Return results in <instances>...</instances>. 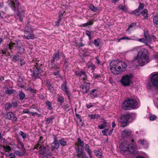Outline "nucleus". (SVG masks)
Wrapping results in <instances>:
<instances>
[{
  "label": "nucleus",
  "mask_w": 158,
  "mask_h": 158,
  "mask_svg": "<svg viewBox=\"0 0 158 158\" xmlns=\"http://www.w3.org/2000/svg\"><path fill=\"white\" fill-rule=\"evenodd\" d=\"M148 50L144 48L141 49L136 56L134 58L132 62L136 66H143L148 63L150 59Z\"/></svg>",
  "instance_id": "obj_1"
},
{
  "label": "nucleus",
  "mask_w": 158,
  "mask_h": 158,
  "mask_svg": "<svg viewBox=\"0 0 158 158\" xmlns=\"http://www.w3.org/2000/svg\"><path fill=\"white\" fill-rule=\"evenodd\" d=\"M65 56L64 54L62 52L59 50H57L53 55L52 60L51 64V73L56 77H59L60 76V67L59 65L55 64V61H58L61 57L64 58Z\"/></svg>",
  "instance_id": "obj_2"
},
{
  "label": "nucleus",
  "mask_w": 158,
  "mask_h": 158,
  "mask_svg": "<svg viewBox=\"0 0 158 158\" xmlns=\"http://www.w3.org/2000/svg\"><path fill=\"white\" fill-rule=\"evenodd\" d=\"M110 65V71L115 75L119 74L121 72L125 71L127 67L126 62L118 60L112 61Z\"/></svg>",
  "instance_id": "obj_3"
},
{
  "label": "nucleus",
  "mask_w": 158,
  "mask_h": 158,
  "mask_svg": "<svg viewBox=\"0 0 158 158\" xmlns=\"http://www.w3.org/2000/svg\"><path fill=\"white\" fill-rule=\"evenodd\" d=\"M139 100L133 98H128L127 100L123 104V107L125 110L131 109H137L138 108Z\"/></svg>",
  "instance_id": "obj_4"
},
{
  "label": "nucleus",
  "mask_w": 158,
  "mask_h": 158,
  "mask_svg": "<svg viewBox=\"0 0 158 158\" xmlns=\"http://www.w3.org/2000/svg\"><path fill=\"white\" fill-rule=\"evenodd\" d=\"M136 115L134 113H127L122 115L118 119L123 127H126L128 121L135 119Z\"/></svg>",
  "instance_id": "obj_5"
},
{
  "label": "nucleus",
  "mask_w": 158,
  "mask_h": 158,
  "mask_svg": "<svg viewBox=\"0 0 158 158\" xmlns=\"http://www.w3.org/2000/svg\"><path fill=\"white\" fill-rule=\"evenodd\" d=\"M77 141L80 143L79 145H78L76 148L77 156L78 158H89L85 152H83L82 148H80V146L82 147H84V144L83 141H82L80 138L77 139Z\"/></svg>",
  "instance_id": "obj_6"
},
{
  "label": "nucleus",
  "mask_w": 158,
  "mask_h": 158,
  "mask_svg": "<svg viewBox=\"0 0 158 158\" xmlns=\"http://www.w3.org/2000/svg\"><path fill=\"white\" fill-rule=\"evenodd\" d=\"M31 70L32 72V77L35 78H39L40 76L41 75L43 72V70L36 64L32 67Z\"/></svg>",
  "instance_id": "obj_7"
},
{
  "label": "nucleus",
  "mask_w": 158,
  "mask_h": 158,
  "mask_svg": "<svg viewBox=\"0 0 158 158\" xmlns=\"http://www.w3.org/2000/svg\"><path fill=\"white\" fill-rule=\"evenodd\" d=\"M126 143L123 142L122 143L120 146V147L121 149L124 151H128L131 153L135 154L136 151L135 149H136V146L133 143L132 144H129V145L126 146V147H125L124 145H126Z\"/></svg>",
  "instance_id": "obj_8"
},
{
  "label": "nucleus",
  "mask_w": 158,
  "mask_h": 158,
  "mask_svg": "<svg viewBox=\"0 0 158 158\" xmlns=\"http://www.w3.org/2000/svg\"><path fill=\"white\" fill-rule=\"evenodd\" d=\"M151 75V84L149 85V88L152 89L154 87L155 89L158 88V73H154Z\"/></svg>",
  "instance_id": "obj_9"
},
{
  "label": "nucleus",
  "mask_w": 158,
  "mask_h": 158,
  "mask_svg": "<svg viewBox=\"0 0 158 158\" xmlns=\"http://www.w3.org/2000/svg\"><path fill=\"white\" fill-rule=\"evenodd\" d=\"M132 77V75L131 74L125 75L123 77L121 82L124 86H128L131 82Z\"/></svg>",
  "instance_id": "obj_10"
},
{
  "label": "nucleus",
  "mask_w": 158,
  "mask_h": 158,
  "mask_svg": "<svg viewBox=\"0 0 158 158\" xmlns=\"http://www.w3.org/2000/svg\"><path fill=\"white\" fill-rule=\"evenodd\" d=\"M7 3L14 11L18 10L19 3L18 0H8Z\"/></svg>",
  "instance_id": "obj_11"
},
{
  "label": "nucleus",
  "mask_w": 158,
  "mask_h": 158,
  "mask_svg": "<svg viewBox=\"0 0 158 158\" xmlns=\"http://www.w3.org/2000/svg\"><path fill=\"white\" fill-rule=\"evenodd\" d=\"M61 88L65 93V95L67 96L69 98L71 96V94L69 89L67 85V82L66 81L64 82L63 83L61 84Z\"/></svg>",
  "instance_id": "obj_12"
},
{
  "label": "nucleus",
  "mask_w": 158,
  "mask_h": 158,
  "mask_svg": "<svg viewBox=\"0 0 158 158\" xmlns=\"http://www.w3.org/2000/svg\"><path fill=\"white\" fill-rule=\"evenodd\" d=\"M74 72L76 75L80 79L84 80L86 79L87 75L85 72L84 71L81 70L75 71Z\"/></svg>",
  "instance_id": "obj_13"
},
{
  "label": "nucleus",
  "mask_w": 158,
  "mask_h": 158,
  "mask_svg": "<svg viewBox=\"0 0 158 158\" xmlns=\"http://www.w3.org/2000/svg\"><path fill=\"white\" fill-rule=\"evenodd\" d=\"M90 84L89 83H86L85 82H83L81 86L82 91L83 93H87L89 89Z\"/></svg>",
  "instance_id": "obj_14"
},
{
  "label": "nucleus",
  "mask_w": 158,
  "mask_h": 158,
  "mask_svg": "<svg viewBox=\"0 0 158 158\" xmlns=\"http://www.w3.org/2000/svg\"><path fill=\"white\" fill-rule=\"evenodd\" d=\"M4 117L7 119L15 121L16 120L17 118L15 114L12 112L7 113L4 115Z\"/></svg>",
  "instance_id": "obj_15"
},
{
  "label": "nucleus",
  "mask_w": 158,
  "mask_h": 158,
  "mask_svg": "<svg viewBox=\"0 0 158 158\" xmlns=\"http://www.w3.org/2000/svg\"><path fill=\"white\" fill-rule=\"evenodd\" d=\"M144 36L145 39L148 43H150L151 42L153 41H155L156 40V37L154 35H145L144 32Z\"/></svg>",
  "instance_id": "obj_16"
},
{
  "label": "nucleus",
  "mask_w": 158,
  "mask_h": 158,
  "mask_svg": "<svg viewBox=\"0 0 158 158\" xmlns=\"http://www.w3.org/2000/svg\"><path fill=\"white\" fill-rule=\"evenodd\" d=\"M89 95L92 98H97L98 96V90L94 89L89 92Z\"/></svg>",
  "instance_id": "obj_17"
},
{
  "label": "nucleus",
  "mask_w": 158,
  "mask_h": 158,
  "mask_svg": "<svg viewBox=\"0 0 158 158\" xmlns=\"http://www.w3.org/2000/svg\"><path fill=\"white\" fill-rule=\"evenodd\" d=\"M131 131L129 130H123L122 132V136L123 138H125L130 136Z\"/></svg>",
  "instance_id": "obj_18"
},
{
  "label": "nucleus",
  "mask_w": 158,
  "mask_h": 158,
  "mask_svg": "<svg viewBox=\"0 0 158 158\" xmlns=\"http://www.w3.org/2000/svg\"><path fill=\"white\" fill-rule=\"evenodd\" d=\"M29 31H24V33L25 35H24V37L27 39H33L34 36L32 34H29Z\"/></svg>",
  "instance_id": "obj_19"
},
{
  "label": "nucleus",
  "mask_w": 158,
  "mask_h": 158,
  "mask_svg": "<svg viewBox=\"0 0 158 158\" xmlns=\"http://www.w3.org/2000/svg\"><path fill=\"white\" fill-rule=\"evenodd\" d=\"M56 138L55 137L54 142L51 144L52 148L54 149H57L59 146V143L56 140Z\"/></svg>",
  "instance_id": "obj_20"
},
{
  "label": "nucleus",
  "mask_w": 158,
  "mask_h": 158,
  "mask_svg": "<svg viewBox=\"0 0 158 158\" xmlns=\"http://www.w3.org/2000/svg\"><path fill=\"white\" fill-rule=\"evenodd\" d=\"M84 148L85 151L89 155V156L91 158H92L91 156V152H92L91 150L89 148V146L88 144H85L84 146Z\"/></svg>",
  "instance_id": "obj_21"
},
{
  "label": "nucleus",
  "mask_w": 158,
  "mask_h": 158,
  "mask_svg": "<svg viewBox=\"0 0 158 158\" xmlns=\"http://www.w3.org/2000/svg\"><path fill=\"white\" fill-rule=\"evenodd\" d=\"M46 147L44 146L42 147L39 151V156H42V157H43V156H44L45 154V152H46Z\"/></svg>",
  "instance_id": "obj_22"
},
{
  "label": "nucleus",
  "mask_w": 158,
  "mask_h": 158,
  "mask_svg": "<svg viewBox=\"0 0 158 158\" xmlns=\"http://www.w3.org/2000/svg\"><path fill=\"white\" fill-rule=\"evenodd\" d=\"M86 65L88 68L91 70H94L96 68L95 65L90 61L87 63Z\"/></svg>",
  "instance_id": "obj_23"
},
{
  "label": "nucleus",
  "mask_w": 158,
  "mask_h": 158,
  "mask_svg": "<svg viewBox=\"0 0 158 158\" xmlns=\"http://www.w3.org/2000/svg\"><path fill=\"white\" fill-rule=\"evenodd\" d=\"M138 142L139 143L144 146L145 148L147 147L148 144V142L145 139L139 140Z\"/></svg>",
  "instance_id": "obj_24"
},
{
  "label": "nucleus",
  "mask_w": 158,
  "mask_h": 158,
  "mask_svg": "<svg viewBox=\"0 0 158 158\" xmlns=\"http://www.w3.org/2000/svg\"><path fill=\"white\" fill-rule=\"evenodd\" d=\"M43 138V137H40V141H39L38 142L37 144L35 146V149H38V148L41 149L42 147H44V146H42V143L43 142V141L41 142V139H42Z\"/></svg>",
  "instance_id": "obj_25"
},
{
  "label": "nucleus",
  "mask_w": 158,
  "mask_h": 158,
  "mask_svg": "<svg viewBox=\"0 0 158 158\" xmlns=\"http://www.w3.org/2000/svg\"><path fill=\"white\" fill-rule=\"evenodd\" d=\"M24 13L23 10H22L21 12L18 11L17 13V15L19 17V19L20 21H22L23 17L24 16H23V14Z\"/></svg>",
  "instance_id": "obj_26"
},
{
  "label": "nucleus",
  "mask_w": 158,
  "mask_h": 158,
  "mask_svg": "<svg viewBox=\"0 0 158 158\" xmlns=\"http://www.w3.org/2000/svg\"><path fill=\"white\" fill-rule=\"evenodd\" d=\"M18 148L21 149L22 151H26V150L24 148V145L23 143L20 141H18Z\"/></svg>",
  "instance_id": "obj_27"
},
{
  "label": "nucleus",
  "mask_w": 158,
  "mask_h": 158,
  "mask_svg": "<svg viewBox=\"0 0 158 158\" xmlns=\"http://www.w3.org/2000/svg\"><path fill=\"white\" fill-rule=\"evenodd\" d=\"M153 22L156 27H158V15H156L154 17Z\"/></svg>",
  "instance_id": "obj_28"
},
{
  "label": "nucleus",
  "mask_w": 158,
  "mask_h": 158,
  "mask_svg": "<svg viewBox=\"0 0 158 158\" xmlns=\"http://www.w3.org/2000/svg\"><path fill=\"white\" fill-rule=\"evenodd\" d=\"M14 153L16 156H20L24 155L25 154V152L22 151V152H20L19 151L16 150L15 151Z\"/></svg>",
  "instance_id": "obj_29"
},
{
  "label": "nucleus",
  "mask_w": 158,
  "mask_h": 158,
  "mask_svg": "<svg viewBox=\"0 0 158 158\" xmlns=\"http://www.w3.org/2000/svg\"><path fill=\"white\" fill-rule=\"evenodd\" d=\"M141 14L144 17V18L147 19H148V10L146 9H144L142 11H141Z\"/></svg>",
  "instance_id": "obj_30"
},
{
  "label": "nucleus",
  "mask_w": 158,
  "mask_h": 158,
  "mask_svg": "<svg viewBox=\"0 0 158 158\" xmlns=\"http://www.w3.org/2000/svg\"><path fill=\"white\" fill-rule=\"evenodd\" d=\"M54 117H50L46 118V123L47 124H49L50 123H52L53 120L54 119Z\"/></svg>",
  "instance_id": "obj_31"
},
{
  "label": "nucleus",
  "mask_w": 158,
  "mask_h": 158,
  "mask_svg": "<svg viewBox=\"0 0 158 158\" xmlns=\"http://www.w3.org/2000/svg\"><path fill=\"white\" fill-rule=\"evenodd\" d=\"M59 143L61 145L63 146H66L67 144V142L64 139H60L59 141Z\"/></svg>",
  "instance_id": "obj_32"
},
{
  "label": "nucleus",
  "mask_w": 158,
  "mask_h": 158,
  "mask_svg": "<svg viewBox=\"0 0 158 158\" xmlns=\"http://www.w3.org/2000/svg\"><path fill=\"white\" fill-rule=\"evenodd\" d=\"M19 96V99L21 100H23L25 97V95L23 92L21 91L20 92Z\"/></svg>",
  "instance_id": "obj_33"
},
{
  "label": "nucleus",
  "mask_w": 158,
  "mask_h": 158,
  "mask_svg": "<svg viewBox=\"0 0 158 158\" xmlns=\"http://www.w3.org/2000/svg\"><path fill=\"white\" fill-rule=\"evenodd\" d=\"M3 151L5 152H11V148L9 146H3Z\"/></svg>",
  "instance_id": "obj_34"
},
{
  "label": "nucleus",
  "mask_w": 158,
  "mask_h": 158,
  "mask_svg": "<svg viewBox=\"0 0 158 158\" xmlns=\"http://www.w3.org/2000/svg\"><path fill=\"white\" fill-rule=\"evenodd\" d=\"M89 8L90 10L94 12H96L98 10L97 8L94 7V5L92 4L89 5Z\"/></svg>",
  "instance_id": "obj_35"
},
{
  "label": "nucleus",
  "mask_w": 158,
  "mask_h": 158,
  "mask_svg": "<svg viewBox=\"0 0 158 158\" xmlns=\"http://www.w3.org/2000/svg\"><path fill=\"white\" fill-rule=\"evenodd\" d=\"M94 23V22L93 20H91L88 22L87 23L82 24V26L83 27H86L88 26L89 25H92Z\"/></svg>",
  "instance_id": "obj_36"
},
{
  "label": "nucleus",
  "mask_w": 158,
  "mask_h": 158,
  "mask_svg": "<svg viewBox=\"0 0 158 158\" xmlns=\"http://www.w3.org/2000/svg\"><path fill=\"white\" fill-rule=\"evenodd\" d=\"M88 116L91 119L98 118L99 117V114H94L89 115Z\"/></svg>",
  "instance_id": "obj_37"
},
{
  "label": "nucleus",
  "mask_w": 158,
  "mask_h": 158,
  "mask_svg": "<svg viewBox=\"0 0 158 158\" xmlns=\"http://www.w3.org/2000/svg\"><path fill=\"white\" fill-rule=\"evenodd\" d=\"M139 42L143 43L146 45L148 46L149 44L148 43L146 40V39L144 38H141L139 39Z\"/></svg>",
  "instance_id": "obj_38"
},
{
  "label": "nucleus",
  "mask_w": 158,
  "mask_h": 158,
  "mask_svg": "<svg viewBox=\"0 0 158 158\" xmlns=\"http://www.w3.org/2000/svg\"><path fill=\"white\" fill-rule=\"evenodd\" d=\"M100 40L99 39H97L94 40V43L96 46L98 47L99 46Z\"/></svg>",
  "instance_id": "obj_39"
},
{
  "label": "nucleus",
  "mask_w": 158,
  "mask_h": 158,
  "mask_svg": "<svg viewBox=\"0 0 158 158\" xmlns=\"http://www.w3.org/2000/svg\"><path fill=\"white\" fill-rule=\"evenodd\" d=\"M15 92V91L14 89H8L6 90V93L8 94H11L14 93Z\"/></svg>",
  "instance_id": "obj_40"
},
{
  "label": "nucleus",
  "mask_w": 158,
  "mask_h": 158,
  "mask_svg": "<svg viewBox=\"0 0 158 158\" xmlns=\"http://www.w3.org/2000/svg\"><path fill=\"white\" fill-rule=\"evenodd\" d=\"M17 49L19 51V52L20 54L23 53L25 51L24 48L23 47H21L20 46L18 47Z\"/></svg>",
  "instance_id": "obj_41"
},
{
  "label": "nucleus",
  "mask_w": 158,
  "mask_h": 158,
  "mask_svg": "<svg viewBox=\"0 0 158 158\" xmlns=\"http://www.w3.org/2000/svg\"><path fill=\"white\" fill-rule=\"evenodd\" d=\"M12 106L11 104L10 103H6L4 107L5 109L8 110L11 108Z\"/></svg>",
  "instance_id": "obj_42"
},
{
  "label": "nucleus",
  "mask_w": 158,
  "mask_h": 158,
  "mask_svg": "<svg viewBox=\"0 0 158 158\" xmlns=\"http://www.w3.org/2000/svg\"><path fill=\"white\" fill-rule=\"evenodd\" d=\"M64 100V98L63 97L60 96L57 98V101L61 103H63Z\"/></svg>",
  "instance_id": "obj_43"
},
{
  "label": "nucleus",
  "mask_w": 158,
  "mask_h": 158,
  "mask_svg": "<svg viewBox=\"0 0 158 158\" xmlns=\"http://www.w3.org/2000/svg\"><path fill=\"white\" fill-rule=\"evenodd\" d=\"M46 104L47 106H48V108L49 110H52V109L53 108L52 106V105L51 102H49L48 101L46 102Z\"/></svg>",
  "instance_id": "obj_44"
},
{
  "label": "nucleus",
  "mask_w": 158,
  "mask_h": 158,
  "mask_svg": "<svg viewBox=\"0 0 158 158\" xmlns=\"http://www.w3.org/2000/svg\"><path fill=\"white\" fill-rule=\"evenodd\" d=\"M94 152L96 156H99V157H101V153L100 151L98 150H95Z\"/></svg>",
  "instance_id": "obj_45"
},
{
  "label": "nucleus",
  "mask_w": 158,
  "mask_h": 158,
  "mask_svg": "<svg viewBox=\"0 0 158 158\" xmlns=\"http://www.w3.org/2000/svg\"><path fill=\"white\" fill-rule=\"evenodd\" d=\"M16 44L12 42L10 43L9 45V48L10 50L13 49V47L15 46Z\"/></svg>",
  "instance_id": "obj_46"
},
{
  "label": "nucleus",
  "mask_w": 158,
  "mask_h": 158,
  "mask_svg": "<svg viewBox=\"0 0 158 158\" xmlns=\"http://www.w3.org/2000/svg\"><path fill=\"white\" fill-rule=\"evenodd\" d=\"M106 123V122H104L102 124L99 125H98V128L101 129L104 128L106 127L105 124Z\"/></svg>",
  "instance_id": "obj_47"
},
{
  "label": "nucleus",
  "mask_w": 158,
  "mask_h": 158,
  "mask_svg": "<svg viewBox=\"0 0 158 158\" xmlns=\"http://www.w3.org/2000/svg\"><path fill=\"white\" fill-rule=\"evenodd\" d=\"M131 39V38L127 37V36H123L121 38L118 39V42H119L121 40H130Z\"/></svg>",
  "instance_id": "obj_48"
},
{
  "label": "nucleus",
  "mask_w": 158,
  "mask_h": 158,
  "mask_svg": "<svg viewBox=\"0 0 158 158\" xmlns=\"http://www.w3.org/2000/svg\"><path fill=\"white\" fill-rule=\"evenodd\" d=\"M140 11L139 9H138V8H137V9L135 10L133 13L135 14V15L137 16H139L140 15Z\"/></svg>",
  "instance_id": "obj_49"
},
{
  "label": "nucleus",
  "mask_w": 158,
  "mask_h": 158,
  "mask_svg": "<svg viewBox=\"0 0 158 158\" xmlns=\"http://www.w3.org/2000/svg\"><path fill=\"white\" fill-rule=\"evenodd\" d=\"M61 18L60 17V18H58V19L57 21H56L55 23V25L57 27H58L59 26V23L61 21Z\"/></svg>",
  "instance_id": "obj_50"
},
{
  "label": "nucleus",
  "mask_w": 158,
  "mask_h": 158,
  "mask_svg": "<svg viewBox=\"0 0 158 158\" xmlns=\"http://www.w3.org/2000/svg\"><path fill=\"white\" fill-rule=\"evenodd\" d=\"M52 153L50 152L48 150H46L45 152V154L44 156H46L47 157H48L49 156H50L52 155Z\"/></svg>",
  "instance_id": "obj_51"
},
{
  "label": "nucleus",
  "mask_w": 158,
  "mask_h": 158,
  "mask_svg": "<svg viewBox=\"0 0 158 158\" xmlns=\"http://www.w3.org/2000/svg\"><path fill=\"white\" fill-rule=\"evenodd\" d=\"M20 135H21L23 139H25L26 137V135L25 133L22 131H20Z\"/></svg>",
  "instance_id": "obj_52"
},
{
  "label": "nucleus",
  "mask_w": 158,
  "mask_h": 158,
  "mask_svg": "<svg viewBox=\"0 0 158 158\" xmlns=\"http://www.w3.org/2000/svg\"><path fill=\"white\" fill-rule=\"evenodd\" d=\"M19 60V56L15 55L13 57V60L15 61V62L18 61Z\"/></svg>",
  "instance_id": "obj_53"
},
{
  "label": "nucleus",
  "mask_w": 158,
  "mask_h": 158,
  "mask_svg": "<svg viewBox=\"0 0 158 158\" xmlns=\"http://www.w3.org/2000/svg\"><path fill=\"white\" fill-rule=\"evenodd\" d=\"M144 7V4L143 3H140V5L138 7V9L140 10H142Z\"/></svg>",
  "instance_id": "obj_54"
},
{
  "label": "nucleus",
  "mask_w": 158,
  "mask_h": 158,
  "mask_svg": "<svg viewBox=\"0 0 158 158\" xmlns=\"http://www.w3.org/2000/svg\"><path fill=\"white\" fill-rule=\"evenodd\" d=\"M63 108L64 110L68 111L69 108V106L68 104H66L63 106Z\"/></svg>",
  "instance_id": "obj_55"
},
{
  "label": "nucleus",
  "mask_w": 158,
  "mask_h": 158,
  "mask_svg": "<svg viewBox=\"0 0 158 158\" xmlns=\"http://www.w3.org/2000/svg\"><path fill=\"white\" fill-rule=\"evenodd\" d=\"M156 118V116L153 115H152L150 116V119L151 120H153Z\"/></svg>",
  "instance_id": "obj_56"
},
{
  "label": "nucleus",
  "mask_w": 158,
  "mask_h": 158,
  "mask_svg": "<svg viewBox=\"0 0 158 158\" xmlns=\"http://www.w3.org/2000/svg\"><path fill=\"white\" fill-rule=\"evenodd\" d=\"M95 59L96 60V61L95 62V63L98 64V65L100 64V61L98 58V57L97 56L96 57Z\"/></svg>",
  "instance_id": "obj_57"
},
{
  "label": "nucleus",
  "mask_w": 158,
  "mask_h": 158,
  "mask_svg": "<svg viewBox=\"0 0 158 158\" xmlns=\"http://www.w3.org/2000/svg\"><path fill=\"white\" fill-rule=\"evenodd\" d=\"M120 8L121 9L123 10L124 11H126L127 9L126 6H121V7H120Z\"/></svg>",
  "instance_id": "obj_58"
},
{
  "label": "nucleus",
  "mask_w": 158,
  "mask_h": 158,
  "mask_svg": "<svg viewBox=\"0 0 158 158\" xmlns=\"http://www.w3.org/2000/svg\"><path fill=\"white\" fill-rule=\"evenodd\" d=\"M30 113V111H29L28 109H26L23 110V113H27L28 114H29Z\"/></svg>",
  "instance_id": "obj_59"
},
{
  "label": "nucleus",
  "mask_w": 158,
  "mask_h": 158,
  "mask_svg": "<svg viewBox=\"0 0 158 158\" xmlns=\"http://www.w3.org/2000/svg\"><path fill=\"white\" fill-rule=\"evenodd\" d=\"M93 105L92 104V103H90L89 104L86 105V107L87 108L89 109L91 108V107L93 106Z\"/></svg>",
  "instance_id": "obj_60"
},
{
  "label": "nucleus",
  "mask_w": 158,
  "mask_h": 158,
  "mask_svg": "<svg viewBox=\"0 0 158 158\" xmlns=\"http://www.w3.org/2000/svg\"><path fill=\"white\" fill-rule=\"evenodd\" d=\"M9 156H10L9 158H15V156L14 154L13 153H11L10 154L8 155Z\"/></svg>",
  "instance_id": "obj_61"
},
{
  "label": "nucleus",
  "mask_w": 158,
  "mask_h": 158,
  "mask_svg": "<svg viewBox=\"0 0 158 158\" xmlns=\"http://www.w3.org/2000/svg\"><path fill=\"white\" fill-rule=\"evenodd\" d=\"M85 34L86 35L88 36H90L91 35L90 32L88 30H86L85 31Z\"/></svg>",
  "instance_id": "obj_62"
},
{
  "label": "nucleus",
  "mask_w": 158,
  "mask_h": 158,
  "mask_svg": "<svg viewBox=\"0 0 158 158\" xmlns=\"http://www.w3.org/2000/svg\"><path fill=\"white\" fill-rule=\"evenodd\" d=\"M20 65L21 66H23V65H24L25 64V61H23L22 60H20Z\"/></svg>",
  "instance_id": "obj_63"
},
{
  "label": "nucleus",
  "mask_w": 158,
  "mask_h": 158,
  "mask_svg": "<svg viewBox=\"0 0 158 158\" xmlns=\"http://www.w3.org/2000/svg\"><path fill=\"white\" fill-rule=\"evenodd\" d=\"M106 130H103L102 131V132L103 134L104 135L107 136V135L106 133Z\"/></svg>",
  "instance_id": "obj_64"
}]
</instances>
